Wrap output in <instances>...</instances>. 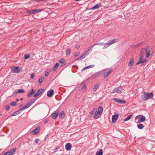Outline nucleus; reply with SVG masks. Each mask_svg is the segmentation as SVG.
I'll list each match as a JSON object with an SVG mask.
<instances>
[{
	"mask_svg": "<svg viewBox=\"0 0 155 155\" xmlns=\"http://www.w3.org/2000/svg\"><path fill=\"white\" fill-rule=\"evenodd\" d=\"M103 108L102 107H100L98 108L97 110L95 112L94 115V118L95 119H97L99 118L102 115L103 112Z\"/></svg>",
	"mask_w": 155,
	"mask_h": 155,
	"instance_id": "f257e3e1",
	"label": "nucleus"
},
{
	"mask_svg": "<svg viewBox=\"0 0 155 155\" xmlns=\"http://www.w3.org/2000/svg\"><path fill=\"white\" fill-rule=\"evenodd\" d=\"M144 95L142 96V99L144 101H146L152 98L153 97V94L152 93H146L143 94Z\"/></svg>",
	"mask_w": 155,
	"mask_h": 155,
	"instance_id": "f03ea898",
	"label": "nucleus"
},
{
	"mask_svg": "<svg viewBox=\"0 0 155 155\" xmlns=\"http://www.w3.org/2000/svg\"><path fill=\"white\" fill-rule=\"evenodd\" d=\"M112 71L111 70H109L108 69L101 71V72H102V73H103V75L105 77H108L111 73Z\"/></svg>",
	"mask_w": 155,
	"mask_h": 155,
	"instance_id": "7ed1b4c3",
	"label": "nucleus"
},
{
	"mask_svg": "<svg viewBox=\"0 0 155 155\" xmlns=\"http://www.w3.org/2000/svg\"><path fill=\"white\" fill-rule=\"evenodd\" d=\"M22 70V68L18 66H14L12 68L11 71L12 73H18Z\"/></svg>",
	"mask_w": 155,
	"mask_h": 155,
	"instance_id": "20e7f679",
	"label": "nucleus"
},
{
	"mask_svg": "<svg viewBox=\"0 0 155 155\" xmlns=\"http://www.w3.org/2000/svg\"><path fill=\"white\" fill-rule=\"evenodd\" d=\"M16 150L15 148L12 149L10 151L3 153L2 155H12L15 152Z\"/></svg>",
	"mask_w": 155,
	"mask_h": 155,
	"instance_id": "39448f33",
	"label": "nucleus"
},
{
	"mask_svg": "<svg viewBox=\"0 0 155 155\" xmlns=\"http://www.w3.org/2000/svg\"><path fill=\"white\" fill-rule=\"evenodd\" d=\"M143 55L141 54V57L140 58L139 61L136 63V64H145L146 62V60H143Z\"/></svg>",
	"mask_w": 155,
	"mask_h": 155,
	"instance_id": "423d86ee",
	"label": "nucleus"
},
{
	"mask_svg": "<svg viewBox=\"0 0 155 155\" xmlns=\"http://www.w3.org/2000/svg\"><path fill=\"white\" fill-rule=\"evenodd\" d=\"M35 101L34 100H31L30 101L26 104L25 107H23L21 109L22 110L25 109L29 107L35 102Z\"/></svg>",
	"mask_w": 155,
	"mask_h": 155,
	"instance_id": "0eeeda50",
	"label": "nucleus"
},
{
	"mask_svg": "<svg viewBox=\"0 0 155 155\" xmlns=\"http://www.w3.org/2000/svg\"><path fill=\"white\" fill-rule=\"evenodd\" d=\"M121 89L122 88L120 87H118L114 89L112 92L114 93L116 92L118 93H121L122 92Z\"/></svg>",
	"mask_w": 155,
	"mask_h": 155,
	"instance_id": "6e6552de",
	"label": "nucleus"
},
{
	"mask_svg": "<svg viewBox=\"0 0 155 155\" xmlns=\"http://www.w3.org/2000/svg\"><path fill=\"white\" fill-rule=\"evenodd\" d=\"M134 58H131L129 62L128 63V66L129 69H130L132 66L133 65L134 63Z\"/></svg>",
	"mask_w": 155,
	"mask_h": 155,
	"instance_id": "1a4fd4ad",
	"label": "nucleus"
},
{
	"mask_svg": "<svg viewBox=\"0 0 155 155\" xmlns=\"http://www.w3.org/2000/svg\"><path fill=\"white\" fill-rule=\"evenodd\" d=\"M112 100L114 101L115 102L120 103L121 104H124L125 103V102L124 101H122L120 99H118L116 98H114L112 99Z\"/></svg>",
	"mask_w": 155,
	"mask_h": 155,
	"instance_id": "9d476101",
	"label": "nucleus"
},
{
	"mask_svg": "<svg viewBox=\"0 0 155 155\" xmlns=\"http://www.w3.org/2000/svg\"><path fill=\"white\" fill-rule=\"evenodd\" d=\"M80 87L82 90V91L83 92H84L86 91L87 87L84 83H81L80 85Z\"/></svg>",
	"mask_w": 155,
	"mask_h": 155,
	"instance_id": "9b49d317",
	"label": "nucleus"
},
{
	"mask_svg": "<svg viewBox=\"0 0 155 155\" xmlns=\"http://www.w3.org/2000/svg\"><path fill=\"white\" fill-rule=\"evenodd\" d=\"M118 117V115L117 114H115L112 116V121L113 123H114L117 120Z\"/></svg>",
	"mask_w": 155,
	"mask_h": 155,
	"instance_id": "f8f14e48",
	"label": "nucleus"
},
{
	"mask_svg": "<svg viewBox=\"0 0 155 155\" xmlns=\"http://www.w3.org/2000/svg\"><path fill=\"white\" fill-rule=\"evenodd\" d=\"M102 73V72H101V71L97 72L94 74L92 76V78H96L98 77Z\"/></svg>",
	"mask_w": 155,
	"mask_h": 155,
	"instance_id": "ddd939ff",
	"label": "nucleus"
},
{
	"mask_svg": "<svg viewBox=\"0 0 155 155\" xmlns=\"http://www.w3.org/2000/svg\"><path fill=\"white\" fill-rule=\"evenodd\" d=\"M59 111L58 110H56L55 113H53L51 114V117L54 119H55L57 117L59 113Z\"/></svg>",
	"mask_w": 155,
	"mask_h": 155,
	"instance_id": "4468645a",
	"label": "nucleus"
},
{
	"mask_svg": "<svg viewBox=\"0 0 155 155\" xmlns=\"http://www.w3.org/2000/svg\"><path fill=\"white\" fill-rule=\"evenodd\" d=\"M43 91V89L42 88H41L39 89L34 94V97H36L38 96Z\"/></svg>",
	"mask_w": 155,
	"mask_h": 155,
	"instance_id": "2eb2a0df",
	"label": "nucleus"
},
{
	"mask_svg": "<svg viewBox=\"0 0 155 155\" xmlns=\"http://www.w3.org/2000/svg\"><path fill=\"white\" fill-rule=\"evenodd\" d=\"M141 117V115H138L136 117L134 121L137 123H140V117Z\"/></svg>",
	"mask_w": 155,
	"mask_h": 155,
	"instance_id": "dca6fc26",
	"label": "nucleus"
},
{
	"mask_svg": "<svg viewBox=\"0 0 155 155\" xmlns=\"http://www.w3.org/2000/svg\"><path fill=\"white\" fill-rule=\"evenodd\" d=\"M65 148L67 150H70L71 148V144L69 143H67L65 145Z\"/></svg>",
	"mask_w": 155,
	"mask_h": 155,
	"instance_id": "f3484780",
	"label": "nucleus"
},
{
	"mask_svg": "<svg viewBox=\"0 0 155 155\" xmlns=\"http://www.w3.org/2000/svg\"><path fill=\"white\" fill-rule=\"evenodd\" d=\"M54 91L53 90H52L50 91H48L47 93V96L48 97H51L52 96L53 94Z\"/></svg>",
	"mask_w": 155,
	"mask_h": 155,
	"instance_id": "a211bd4d",
	"label": "nucleus"
},
{
	"mask_svg": "<svg viewBox=\"0 0 155 155\" xmlns=\"http://www.w3.org/2000/svg\"><path fill=\"white\" fill-rule=\"evenodd\" d=\"M39 128L37 127L35 130L32 131L31 132L34 135L37 134L39 132Z\"/></svg>",
	"mask_w": 155,
	"mask_h": 155,
	"instance_id": "6ab92c4d",
	"label": "nucleus"
},
{
	"mask_svg": "<svg viewBox=\"0 0 155 155\" xmlns=\"http://www.w3.org/2000/svg\"><path fill=\"white\" fill-rule=\"evenodd\" d=\"M148 50L147 48H143L141 51V54L142 55H144L145 53H146Z\"/></svg>",
	"mask_w": 155,
	"mask_h": 155,
	"instance_id": "aec40b11",
	"label": "nucleus"
},
{
	"mask_svg": "<svg viewBox=\"0 0 155 155\" xmlns=\"http://www.w3.org/2000/svg\"><path fill=\"white\" fill-rule=\"evenodd\" d=\"M35 91L33 89H32L31 91L28 92L27 94V96L29 97L31 95H32L34 93H35Z\"/></svg>",
	"mask_w": 155,
	"mask_h": 155,
	"instance_id": "412c9836",
	"label": "nucleus"
},
{
	"mask_svg": "<svg viewBox=\"0 0 155 155\" xmlns=\"http://www.w3.org/2000/svg\"><path fill=\"white\" fill-rule=\"evenodd\" d=\"M45 9V8L44 9H34L33 12L34 13V14L39 13V12H41V11H43L44 9Z\"/></svg>",
	"mask_w": 155,
	"mask_h": 155,
	"instance_id": "4be33fe9",
	"label": "nucleus"
},
{
	"mask_svg": "<svg viewBox=\"0 0 155 155\" xmlns=\"http://www.w3.org/2000/svg\"><path fill=\"white\" fill-rule=\"evenodd\" d=\"M101 6V5L100 4H97L95 5V6L91 8V9L94 10L97 9Z\"/></svg>",
	"mask_w": 155,
	"mask_h": 155,
	"instance_id": "5701e85b",
	"label": "nucleus"
},
{
	"mask_svg": "<svg viewBox=\"0 0 155 155\" xmlns=\"http://www.w3.org/2000/svg\"><path fill=\"white\" fill-rule=\"evenodd\" d=\"M21 109H20L19 110H18L16 112H15L13 115L11 116H16L18 114H19L20 113H21V112L22 111Z\"/></svg>",
	"mask_w": 155,
	"mask_h": 155,
	"instance_id": "b1692460",
	"label": "nucleus"
},
{
	"mask_svg": "<svg viewBox=\"0 0 155 155\" xmlns=\"http://www.w3.org/2000/svg\"><path fill=\"white\" fill-rule=\"evenodd\" d=\"M59 118H63L64 117V112L63 111L61 112L60 113V114L59 115Z\"/></svg>",
	"mask_w": 155,
	"mask_h": 155,
	"instance_id": "393cba45",
	"label": "nucleus"
},
{
	"mask_svg": "<svg viewBox=\"0 0 155 155\" xmlns=\"http://www.w3.org/2000/svg\"><path fill=\"white\" fill-rule=\"evenodd\" d=\"M25 92L24 90L23 89H19L18 90L16 91H15V94H16L18 93H24Z\"/></svg>",
	"mask_w": 155,
	"mask_h": 155,
	"instance_id": "a878e982",
	"label": "nucleus"
},
{
	"mask_svg": "<svg viewBox=\"0 0 155 155\" xmlns=\"http://www.w3.org/2000/svg\"><path fill=\"white\" fill-rule=\"evenodd\" d=\"M145 117L143 116H141V117H140V123L143 122L145 120Z\"/></svg>",
	"mask_w": 155,
	"mask_h": 155,
	"instance_id": "bb28decb",
	"label": "nucleus"
},
{
	"mask_svg": "<svg viewBox=\"0 0 155 155\" xmlns=\"http://www.w3.org/2000/svg\"><path fill=\"white\" fill-rule=\"evenodd\" d=\"M103 154L102 150L100 149L96 153V155H102Z\"/></svg>",
	"mask_w": 155,
	"mask_h": 155,
	"instance_id": "cd10ccee",
	"label": "nucleus"
},
{
	"mask_svg": "<svg viewBox=\"0 0 155 155\" xmlns=\"http://www.w3.org/2000/svg\"><path fill=\"white\" fill-rule=\"evenodd\" d=\"M94 45H91L88 48L87 50V51H88L89 52L90 51V53L91 51H92V49L94 47Z\"/></svg>",
	"mask_w": 155,
	"mask_h": 155,
	"instance_id": "c85d7f7f",
	"label": "nucleus"
},
{
	"mask_svg": "<svg viewBox=\"0 0 155 155\" xmlns=\"http://www.w3.org/2000/svg\"><path fill=\"white\" fill-rule=\"evenodd\" d=\"M44 80V78L43 77H40L39 79L38 82L40 83H41Z\"/></svg>",
	"mask_w": 155,
	"mask_h": 155,
	"instance_id": "c756f323",
	"label": "nucleus"
},
{
	"mask_svg": "<svg viewBox=\"0 0 155 155\" xmlns=\"http://www.w3.org/2000/svg\"><path fill=\"white\" fill-rule=\"evenodd\" d=\"M116 42V39H113L110 40L108 41L109 43L110 44V45H111L112 44H114V43H115Z\"/></svg>",
	"mask_w": 155,
	"mask_h": 155,
	"instance_id": "7c9ffc66",
	"label": "nucleus"
},
{
	"mask_svg": "<svg viewBox=\"0 0 155 155\" xmlns=\"http://www.w3.org/2000/svg\"><path fill=\"white\" fill-rule=\"evenodd\" d=\"M132 115H133L132 114L127 116L125 119H124V121H126L130 120Z\"/></svg>",
	"mask_w": 155,
	"mask_h": 155,
	"instance_id": "2f4dec72",
	"label": "nucleus"
},
{
	"mask_svg": "<svg viewBox=\"0 0 155 155\" xmlns=\"http://www.w3.org/2000/svg\"><path fill=\"white\" fill-rule=\"evenodd\" d=\"M27 13L29 15H31L32 14H34L33 12V10H28L27 11Z\"/></svg>",
	"mask_w": 155,
	"mask_h": 155,
	"instance_id": "473e14b6",
	"label": "nucleus"
},
{
	"mask_svg": "<svg viewBox=\"0 0 155 155\" xmlns=\"http://www.w3.org/2000/svg\"><path fill=\"white\" fill-rule=\"evenodd\" d=\"M64 59H61L58 60V61L63 64H65Z\"/></svg>",
	"mask_w": 155,
	"mask_h": 155,
	"instance_id": "72a5a7b5",
	"label": "nucleus"
},
{
	"mask_svg": "<svg viewBox=\"0 0 155 155\" xmlns=\"http://www.w3.org/2000/svg\"><path fill=\"white\" fill-rule=\"evenodd\" d=\"M138 128L140 129H142L143 127V125L142 124H139L137 126Z\"/></svg>",
	"mask_w": 155,
	"mask_h": 155,
	"instance_id": "f704fd0d",
	"label": "nucleus"
},
{
	"mask_svg": "<svg viewBox=\"0 0 155 155\" xmlns=\"http://www.w3.org/2000/svg\"><path fill=\"white\" fill-rule=\"evenodd\" d=\"M106 45H104V47L103 48V49H104L109 46L111 45L110 44H109V42H108L107 43H106L105 44Z\"/></svg>",
	"mask_w": 155,
	"mask_h": 155,
	"instance_id": "c9c22d12",
	"label": "nucleus"
},
{
	"mask_svg": "<svg viewBox=\"0 0 155 155\" xmlns=\"http://www.w3.org/2000/svg\"><path fill=\"white\" fill-rule=\"evenodd\" d=\"M59 65V64L58 63H56V64L54 65L53 67V69L54 70H55L57 69Z\"/></svg>",
	"mask_w": 155,
	"mask_h": 155,
	"instance_id": "e433bc0d",
	"label": "nucleus"
},
{
	"mask_svg": "<svg viewBox=\"0 0 155 155\" xmlns=\"http://www.w3.org/2000/svg\"><path fill=\"white\" fill-rule=\"evenodd\" d=\"M90 52H89L88 51L86 50L84 53L83 54L84 56L86 57V56L88 55L89 54Z\"/></svg>",
	"mask_w": 155,
	"mask_h": 155,
	"instance_id": "4c0bfd02",
	"label": "nucleus"
},
{
	"mask_svg": "<svg viewBox=\"0 0 155 155\" xmlns=\"http://www.w3.org/2000/svg\"><path fill=\"white\" fill-rule=\"evenodd\" d=\"M146 53V57H149L150 55V51L148 50V51Z\"/></svg>",
	"mask_w": 155,
	"mask_h": 155,
	"instance_id": "58836bf2",
	"label": "nucleus"
},
{
	"mask_svg": "<svg viewBox=\"0 0 155 155\" xmlns=\"http://www.w3.org/2000/svg\"><path fill=\"white\" fill-rule=\"evenodd\" d=\"M71 52L70 49L69 48H68L67 49L66 52V55H68L70 54Z\"/></svg>",
	"mask_w": 155,
	"mask_h": 155,
	"instance_id": "ea45409f",
	"label": "nucleus"
},
{
	"mask_svg": "<svg viewBox=\"0 0 155 155\" xmlns=\"http://www.w3.org/2000/svg\"><path fill=\"white\" fill-rule=\"evenodd\" d=\"M98 86V84H96L94 87V88L93 89V91L94 92H95L96 91L97 89V88Z\"/></svg>",
	"mask_w": 155,
	"mask_h": 155,
	"instance_id": "a19ab883",
	"label": "nucleus"
},
{
	"mask_svg": "<svg viewBox=\"0 0 155 155\" xmlns=\"http://www.w3.org/2000/svg\"><path fill=\"white\" fill-rule=\"evenodd\" d=\"M99 45L101 46H103L105 45V44L104 43H98L97 44H95L94 45Z\"/></svg>",
	"mask_w": 155,
	"mask_h": 155,
	"instance_id": "79ce46f5",
	"label": "nucleus"
},
{
	"mask_svg": "<svg viewBox=\"0 0 155 155\" xmlns=\"http://www.w3.org/2000/svg\"><path fill=\"white\" fill-rule=\"evenodd\" d=\"M29 55L28 54H26L25 55L24 57V58L25 59H28V58H29Z\"/></svg>",
	"mask_w": 155,
	"mask_h": 155,
	"instance_id": "37998d69",
	"label": "nucleus"
},
{
	"mask_svg": "<svg viewBox=\"0 0 155 155\" xmlns=\"http://www.w3.org/2000/svg\"><path fill=\"white\" fill-rule=\"evenodd\" d=\"M16 104V102H13L11 103L10 105L12 106H14Z\"/></svg>",
	"mask_w": 155,
	"mask_h": 155,
	"instance_id": "c03bdc74",
	"label": "nucleus"
},
{
	"mask_svg": "<svg viewBox=\"0 0 155 155\" xmlns=\"http://www.w3.org/2000/svg\"><path fill=\"white\" fill-rule=\"evenodd\" d=\"M9 108L10 107L8 105H7L5 107V109L7 110H8L9 109Z\"/></svg>",
	"mask_w": 155,
	"mask_h": 155,
	"instance_id": "a18cd8bd",
	"label": "nucleus"
},
{
	"mask_svg": "<svg viewBox=\"0 0 155 155\" xmlns=\"http://www.w3.org/2000/svg\"><path fill=\"white\" fill-rule=\"evenodd\" d=\"M91 68V66H88L85 67H84L83 69V70H84L86 69H88V68Z\"/></svg>",
	"mask_w": 155,
	"mask_h": 155,
	"instance_id": "49530a36",
	"label": "nucleus"
},
{
	"mask_svg": "<svg viewBox=\"0 0 155 155\" xmlns=\"http://www.w3.org/2000/svg\"><path fill=\"white\" fill-rule=\"evenodd\" d=\"M49 73L48 71H45V75L46 77H47L49 74Z\"/></svg>",
	"mask_w": 155,
	"mask_h": 155,
	"instance_id": "de8ad7c7",
	"label": "nucleus"
},
{
	"mask_svg": "<svg viewBox=\"0 0 155 155\" xmlns=\"http://www.w3.org/2000/svg\"><path fill=\"white\" fill-rule=\"evenodd\" d=\"M39 140V139H36L35 140V142L36 143H37Z\"/></svg>",
	"mask_w": 155,
	"mask_h": 155,
	"instance_id": "09e8293b",
	"label": "nucleus"
},
{
	"mask_svg": "<svg viewBox=\"0 0 155 155\" xmlns=\"http://www.w3.org/2000/svg\"><path fill=\"white\" fill-rule=\"evenodd\" d=\"M85 57V56L84 55V54L82 55L80 57V58H81V60L82 59H83Z\"/></svg>",
	"mask_w": 155,
	"mask_h": 155,
	"instance_id": "8fccbe9b",
	"label": "nucleus"
},
{
	"mask_svg": "<svg viewBox=\"0 0 155 155\" xmlns=\"http://www.w3.org/2000/svg\"><path fill=\"white\" fill-rule=\"evenodd\" d=\"M35 76V74L34 73H32L31 75V78H33Z\"/></svg>",
	"mask_w": 155,
	"mask_h": 155,
	"instance_id": "3c124183",
	"label": "nucleus"
},
{
	"mask_svg": "<svg viewBox=\"0 0 155 155\" xmlns=\"http://www.w3.org/2000/svg\"><path fill=\"white\" fill-rule=\"evenodd\" d=\"M95 109H94L91 112V113L92 114H93L94 113V110H95Z\"/></svg>",
	"mask_w": 155,
	"mask_h": 155,
	"instance_id": "603ef678",
	"label": "nucleus"
},
{
	"mask_svg": "<svg viewBox=\"0 0 155 155\" xmlns=\"http://www.w3.org/2000/svg\"><path fill=\"white\" fill-rule=\"evenodd\" d=\"M76 48L78 49L80 48V46L79 45H77L75 47Z\"/></svg>",
	"mask_w": 155,
	"mask_h": 155,
	"instance_id": "864d4df0",
	"label": "nucleus"
},
{
	"mask_svg": "<svg viewBox=\"0 0 155 155\" xmlns=\"http://www.w3.org/2000/svg\"><path fill=\"white\" fill-rule=\"evenodd\" d=\"M81 60V58H80V57L78 58L77 59V60Z\"/></svg>",
	"mask_w": 155,
	"mask_h": 155,
	"instance_id": "5fc2aeb1",
	"label": "nucleus"
},
{
	"mask_svg": "<svg viewBox=\"0 0 155 155\" xmlns=\"http://www.w3.org/2000/svg\"><path fill=\"white\" fill-rule=\"evenodd\" d=\"M90 66H91V68H92V67H94V65H90Z\"/></svg>",
	"mask_w": 155,
	"mask_h": 155,
	"instance_id": "6e6d98bb",
	"label": "nucleus"
},
{
	"mask_svg": "<svg viewBox=\"0 0 155 155\" xmlns=\"http://www.w3.org/2000/svg\"><path fill=\"white\" fill-rule=\"evenodd\" d=\"M78 55V54H76V53H75V54H74V55L75 56H77Z\"/></svg>",
	"mask_w": 155,
	"mask_h": 155,
	"instance_id": "4d7b16f0",
	"label": "nucleus"
},
{
	"mask_svg": "<svg viewBox=\"0 0 155 155\" xmlns=\"http://www.w3.org/2000/svg\"><path fill=\"white\" fill-rule=\"evenodd\" d=\"M47 120H45V123H46L47 122Z\"/></svg>",
	"mask_w": 155,
	"mask_h": 155,
	"instance_id": "13d9d810",
	"label": "nucleus"
},
{
	"mask_svg": "<svg viewBox=\"0 0 155 155\" xmlns=\"http://www.w3.org/2000/svg\"><path fill=\"white\" fill-rule=\"evenodd\" d=\"M19 99H16V101H19Z\"/></svg>",
	"mask_w": 155,
	"mask_h": 155,
	"instance_id": "bf43d9fd",
	"label": "nucleus"
},
{
	"mask_svg": "<svg viewBox=\"0 0 155 155\" xmlns=\"http://www.w3.org/2000/svg\"><path fill=\"white\" fill-rule=\"evenodd\" d=\"M2 115V114H0V116H1Z\"/></svg>",
	"mask_w": 155,
	"mask_h": 155,
	"instance_id": "052dcab7",
	"label": "nucleus"
},
{
	"mask_svg": "<svg viewBox=\"0 0 155 155\" xmlns=\"http://www.w3.org/2000/svg\"><path fill=\"white\" fill-rule=\"evenodd\" d=\"M22 100V98L21 99V100Z\"/></svg>",
	"mask_w": 155,
	"mask_h": 155,
	"instance_id": "680f3d73",
	"label": "nucleus"
},
{
	"mask_svg": "<svg viewBox=\"0 0 155 155\" xmlns=\"http://www.w3.org/2000/svg\"><path fill=\"white\" fill-rule=\"evenodd\" d=\"M140 44V43H139V44H138V45H139Z\"/></svg>",
	"mask_w": 155,
	"mask_h": 155,
	"instance_id": "e2e57ef3",
	"label": "nucleus"
}]
</instances>
